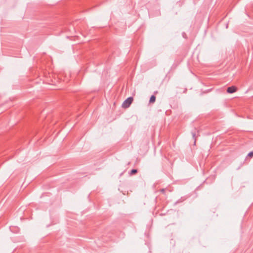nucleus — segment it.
Listing matches in <instances>:
<instances>
[{"label":"nucleus","mask_w":253,"mask_h":253,"mask_svg":"<svg viewBox=\"0 0 253 253\" xmlns=\"http://www.w3.org/2000/svg\"><path fill=\"white\" fill-rule=\"evenodd\" d=\"M133 99L132 97H129L126 99L122 104V107L124 108H127L129 107Z\"/></svg>","instance_id":"1"},{"label":"nucleus","mask_w":253,"mask_h":253,"mask_svg":"<svg viewBox=\"0 0 253 253\" xmlns=\"http://www.w3.org/2000/svg\"><path fill=\"white\" fill-rule=\"evenodd\" d=\"M237 91V87L234 86L228 87L227 89V92L229 93H233Z\"/></svg>","instance_id":"2"},{"label":"nucleus","mask_w":253,"mask_h":253,"mask_svg":"<svg viewBox=\"0 0 253 253\" xmlns=\"http://www.w3.org/2000/svg\"><path fill=\"white\" fill-rule=\"evenodd\" d=\"M156 100V96L154 95H152L150 99L149 102L150 103H153Z\"/></svg>","instance_id":"3"},{"label":"nucleus","mask_w":253,"mask_h":253,"mask_svg":"<svg viewBox=\"0 0 253 253\" xmlns=\"http://www.w3.org/2000/svg\"><path fill=\"white\" fill-rule=\"evenodd\" d=\"M192 135L193 138L194 139V145L196 144V132H192Z\"/></svg>","instance_id":"4"},{"label":"nucleus","mask_w":253,"mask_h":253,"mask_svg":"<svg viewBox=\"0 0 253 253\" xmlns=\"http://www.w3.org/2000/svg\"><path fill=\"white\" fill-rule=\"evenodd\" d=\"M137 169H132L130 171V172L129 174H130V175H133V174H134L136 173H137Z\"/></svg>","instance_id":"5"},{"label":"nucleus","mask_w":253,"mask_h":253,"mask_svg":"<svg viewBox=\"0 0 253 253\" xmlns=\"http://www.w3.org/2000/svg\"><path fill=\"white\" fill-rule=\"evenodd\" d=\"M248 156L250 157H253V151H252L251 152H250L248 155Z\"/></svg>","instance_id":"6"},{"label":"nucleus","mask_w":253,"mask_h":253,"mask_svg":"<svg viewBox=\"0 0 253 253\" xmlns=\"http://www.w3.org/2000/svg\"><path fill=\"white\" fill-rule=\"evenodd\" d=\"M160 192H162V193L163 194H165V189H160Z\"/></svg>","instance_id":"7"}]
</instances>
